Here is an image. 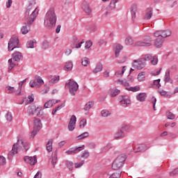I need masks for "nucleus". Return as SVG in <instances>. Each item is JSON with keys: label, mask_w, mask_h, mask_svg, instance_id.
<instances>
[{"label": "nucleus", "mask_w": 178, "mask_h": 178, "mask_svg": "<svg viewBox=\"0 0 178 178\" xmlns=\"http://www.w3.org/2000/svg\"><path fill=\"white\" fill-rule=\"evenodd\" d=\"M56 14L55 13V8H50L44 17V26L47 29H51L56 24Z\"/></svg>", "instance_id": "nucleus-1"}, {"label": "nucleus", "mask_w": 178, "mask_h": 178, "mask_svg": "<svg viewBox=\"0 0 178 178\" xmlns=\"http://www.w3.org/2000/svg\"><path fill=\"white\" fill-rule=\"evenodd\" d=\"M22 149L24 152L29 151V145H25L22 140L18 139L17 142L13 145L12 150L8 152V158L15 156Z\"/></svg>", "instance_id": "nucleus-2"}, {"label": "nucleus", "mask_w": 178, "mask_h": 178, "mask_svg": "<svg viewBox=\"0 0 178 178\" xmlns=\"http://www.w3.org/2000/svg\"><path fill=\"white\" fill-rule=\"evenodd\" d=\"M32 10L33 8L29 6L25 12L24 19H28V24L29 26H31L33 24L34 20H35L37 17V15H38V8H36L30 15Z\"/></svg>", "instance_id": "nucleus-3"}, {"label": "nucleus", "mask_w": 178, "mask_h": 178, "mask_svg": "<svg viewBox=\"0 0 178 178\" xmlns=\"http://www.w3.org/2000/svg\"><path fill=\"white\" fill-rule=\"evenodd\" d=\"M23 59V54L20 51H15L13 54V58L8 60V72H10L15 66H16L15 62H20Z\"/></svg>", "instance_id": "nucleus-4"}, {"label": "nucleus", "mask_w": 178, "mask_h": 178, "mask_svg": "<svg viewBox=\"0 0 178 178\" xmlns=\"http://www.w3.org/2000/svg\"><path fill=\"white\" fill-rule=\"evenodd\" d=\"M127 159V157L124 154L118 156L113 163L112 169H113V170H119V169H122Z\"/></svg>", "instance_id": "nucleus-5"}, {"label": "nucleus", "mask_w": 178, "mask_h": 178, "mask_svg": "<svg viewBox=\"0 0 178 178\" xmlns=\"http://www.w3.org/2000/svg\"><path fill=\"white\" fill-rule=\"evenodd\" d=\"M66 87L69 88L71 95L74 96L76 95V92H77V90H79V83L72 79H70L66 83Z\"/></svg>", "instance_id": "nucleus-6"}, {"label": "nucleus", "mask_w": 178, "mask_h": 178, "mask_svg": "<svg viewBox=\"0 0 178 178\" xmlns=\"http://www.w3.org/2000/svg\"><path fill=\"white\" fill-rule=\"evenodd\" d=\"M42 126V124L41 123V120L35 118L34 119V126H33V130L31 131V140H33L34 137L37 135L38 131L41 130V127Z\"/></svg>", "instance_id": "nucleus-7"}, {"label": "nucleus", "mask_w": 178, "mask_h": 178, "mask_svg": "<svg viewBox=\"0 0 178 178\" xmlns=\"http://www.w3.org/2000/svg\"><path fill=\"white\" fill-rule=\"evenodd\" d=\"M152 45V38L151 36H145L143 41L139 40L135 43L136 47H151Z\"/></svg>", "instance_id": "nucleus-8"}, {"label": "nucleus", "mask_w": 178, "mask_h": 178, "mask_svg": "<svg viewBox=\"0 0 178 178\" xmlns=\"http://www.w3.org/2000/svg\"><path fill=\"white\" fill-rule=\"evenodd\" d=\"M147 65L145 63V60L143 58H140L138 60H134V63H132V67L137 69L138 70H142L144 69Z\"/></svg>", "instance_id": "nucleus-9"}, {"label": "nucleus", "mask_w": 178, "mask_h": 178, "mask_svg": "<svg viewBox=\"0 0 178 178\" xmlns=\"http://www.w3.org/2000/svg\"><path fill=\"white\" fill-rule=\"evenodd\" d=\"M19 47V38L13 36L8 42V51H13L15 48Z\"/></svg>", "instance_id": "nucleus-10"}, {"label": "nucleus", "mask_w": 178, "mask_h": 178, "mask_svg": "<svg viewBox=\"0 0 178 178\" xmlns=\"http://www.w3.org/2000/svg\"><path fill=\"white\" fill-rule=\"evenodd\" d=\"M118 99L121 106H123L124 108H127V106L131 105V100H130L129 96H120Z\"/></svg>", "instance_id": "nucleus-11"}, {"label": "nucleus", "mask_w": 178, "mask_h": 178, "mask_svg": "<svg viewBox=\"0 0 178 178\" xmlns=\"http://www.w3.org/2000/svg\"><path fill=\"white\" fill-rule=\"evenodd\" d=\"M143 59L145 60V62H147V60H150L152 65L154 66H155V65H158V57L152 56L151 54H146Z\"/></svg>", "instance_id": "nucleus-12"}, {"label": "nucleus", "mask_w": 178, "mask_h": 178, "mask_svg": "<svg viewBox=\"0 0 178 178\" xmlns=\"http://www.w3.org/2000/svg\"><path fill=\"white\" fill-rule=\"evenodd\" d=\"M24 161L26 163H29L30 165H34L35 163H37V156H24Z\"/></svg>", "instance_id": "nucleus-13"}, {"label": "nucleus", "mask_w": 178, "mask_h": 178, "mask_svg": "<svg viewBox=\"0 0 178 178\" xmlns=\"http://www.w3.org/2000/svg\"><path fill=\"white\" fill-rule=\"evenodd\" d=\"M83 149H84V145L76 148H70L69 150L65 152V154L67 155H72V154H78V152L83 151Z\"/></svg>", "instance_id": "nucleus-14"}, {"label": "nucleus", "mask_w": 178, "mask_h": 178, "mask_svg": "<svg viewBox=\"0 0 178 178\" xmlns=\"http://www.w3.org/2000/svg\"><path fill=\"white\" fill-rule=\"evenodd\" d=\"M152 15H154V9H152V8H148L145 10L143 19H145V20H150L151 17H152Z\"/></svg>", "instance_id": "nucleus-15"}, {"label": "nucleus", "mask_w": 178, "mask_h": 178, "mask_svg": "<svg viewBox=\"0 0 178 178\" xmlns=\"http://www.w3.org/2000/svg\"><path fill=\"white\" fill-rule=\"evenodd\" d=\"M113 48L115 54V58H119V55L120 54V51L123 49V46L119 43H115L113 45Z\"/></svg>", "instance_id": "nucleus-16"}, {"label": "nucleus", "mask_w": 178, "mask_h": 178, "mask_svg": "<svg viewBox=\"0 0 178 178\" xmlns=\"http://www.w3.org/2000/svg\"><path fill=\"white\" fill-rule=\"evenodd\" d=\"M82 9L85 11L86 15H91L92 12L90 8V4L87 1H83L82 3Z\"/></svg>", "instance_id": "nucleus-17"}, {"label": "nucleus", "mask_w": 178, "mask_h": 178, "mask_svg": "<svg viewBox=\"0 0 178 178\" xmlns=\"http://www.w3.org/2000/svg\"><path fill=\"white\" fill-rule=\"evenodd\" d=\"M164 81L165 83H170V84L173 83V80L170 79V70L168 69L165 72L164 76Z\"/></svg>", "instance_id": "nucleus-18"}, {"label": "nucleus", "mask_w": 178, "mask_h": 178, "mask_svg": "<svg viewBox=\"0 0 178 178\" xmlns=\"http://www.w3.org/2000/svg\"><path fill=\"white\" fill-rule=\"evenodd\" d=\"M149 147H148L146 145L142 144L139 145L136 147L135 152H144L145 151H147Z\"/></svg>", "instance_id": "nucleus-19"}, {"label": "nucleus", "mask_w": 178, "mask_h": 178, "mask_svg": "<svg viewBox=\"0 0 178 178\" xmlns=\"http://www.w3.org/2000/svg\"><path fill=\"white\" fill-rule=\"evenodd\" d=\"M147 98V93L145 92H140L136 96L137 101L139 102H144Z\"/></svg>", "instance_id": "nucleus-20"}, {"label": "nucleus", "mask_w": 178, "mask_h": 178, "mask_svg": "<svg viewBox=\"0 0 178 178\" xmlns=\"http://www.w3.org/2000/svg\"><path fill=\"white\" fill-rule=\"evenodd\" d=\"M136 13H137V5L134 4L131 7V15L132 17V20L134 22V19H136Z\"/></svg>", "instance_id": "nucleus-21"}, {"label": "nucleus", "mask_w": 178, "mask_h": 178, "mask_svg": "<svg viewBox=\"0 0 178 178\" xmlns=\"http://www.w3.org/2000/svg\"><path fill=\"white\" fill-rule=\"evenodd\" d=\"M163 44V38H158L154 41V45L156 48H161Z\"/></svg>", "instance_id": "nucleus-22"}, {"label": "nucleus", "mask_w": 178, "mask_h": 178, "mask_svg": "<svg viewBox=\"0 0 178 178\" xmlns=\"http://www.w3.org/2000/svg\"><path fill=\"white\" fill-rule=\"evenodd\" d=\"M56 163H58V152L57 151L54 152V155L51 158V165L54 169H55V166Z\"/></svg>", "instance_id": "nucleus-23"}, {"label": "nucleus", "mask_w": 178, "mask_h": 178, "mask_svg": "<svg viewBox=\"0 0 178 178\" xmlns=\"http://www.w3.org/2000/svg\"><path fill=\"white\" fill-rule=\"evenodd\" d=\"M36 111H37V107H35V105H31L28 107L27 112L30 115H35Z\"/></svg>", "instance_id": "nucleus-24"}, {"label": "nucleus", "mask_w": 178, "mask_h": 178, "mask_svg": "<svg viewBox=\"0 0 178 178\" xmlns=\"http://www.w3.org/2000/svg\"><path fill=\"white\" fill-rule=\"evenodd\" d=\"M124 132L122 130L117 131L114 134V138H115V140H119V138H124Z\"/></svg>", "instance_id": "nucleus-25"}, {"label": "nucleus", "mask_w": 178, "mask_h": 178, "mask_svg": "<svg viewBox=\"0 0 178 178\" xmlns=\"http://www.w3.org/2000/svg\"><path fill=\"white\" fill-rule=\"evenodd\" d=\"M172 35V31L170 30H163L161 31V38H166L167 37H170Z\"/></svg>", "instance_id": "nucleus-26"}, {"label": "nucleus", "mask_w": 178, "mask_h": 178, "mask_svg": "<svg viewBox=\"0 0 178 178\" xmlns=\"http://www.w3.org/2000/svg\"><path fill=\"white\" fill-rule=\"evenodd\" d=\"M102 69H104L102 63H98L92 72L93 73H99V72H102Z\"/></svg>", "instance_id": "nucleus-27"}, {"label": "nucleus", "mask_w": 178, "mask_h": 178, "mask_svg": "<svg viewBox=\"0 0 178 178\" xmlns=\"http://www.w3.org/2000/svg\"><path fill=\"white\" fill-rule=\"evenodd\" d=\"M116 3H118V0H111L110 4L107 7V10H113L116 8Z\"/></svg>", "instance_id": "nucleus-28"}, {"label": "nucleus", "mask_w": 178, "mask_h": 178, "mask_svg": "<svg viewBox=\"0 0 178 178\" xmlns=\"http://www.w3.org/2000/svg\"><path fill=\"white\" fill-rule=\"evenodd\" d=\"M120 90L118 89H111L109 90L110 97H116V95H119Z\"/></svg>", "instance_id": "nucleus-29"}, {"label": "nucleus", "mask_w": 178, "mask_h": 178, "mask_svg": "<svg viewBox=\"0 0 178 178\" xmlns=\"http://www.w3.org/2000/svg\"><path fill=\"white\" fill-rule=\"evenodd\" d=\"M54 143V140L53 139H49L48 143L46 145V148H47V151H48V152H52V144Z\"/></svg>", "instance_id": "nucleus-30"}, {"label": "nucleus", "mask_w": 178, "mask_h": 178, "mask_svg": "<svg viewBox=\"0 0 178 178\" xmlns=\"http://www.w3.org/2000/svg\"><path fill=\"white\" fill-rule=\"evenodd\" d=\"M30 87H31L32 88H33V87H36L37 88H39L40 84L38 83V82L37 81V79L35 78V79L31 80L29 83Z\"/></svg>", "instance_id": "nucleus-31"}, {"label": "nucleus", "mask_w": 178, "mask_h": 178, "mask_svg": "<svg viewBox=\"0 0 178 178\" xmlns=\"http://www.w3.org/2000/svg\"><path fill=\"white\" fill-rule=\"evenodd\" d=\"M90 136V134L88 132H83L81 135L76 136V140H84V138H87Z\"/></svg>", "instance_id": "nucleus-32"}, {"label": "nucleus", "mask_w": 178, "mask_h": 178, "mask_svg": "<svg viewBox=\"0 0 178 178\" xmlns=\"http://www.w3.org/2000/svg\"><path fill=\"white\" fill-rule=\"evenodd\" d=\"M65 70H68L69 72H70V70H72L73 69V62H72L70 60L67 61L65 63Z\"/></svg>", "instance_id": "nucleus-33"}, {"label": "nucleus", "mask_w": 178, "mask_h": 178, "mask_svg": "<svg viewBox=\"0 0 178 178\" xmlns=\"http://www.w3.org/2000/svg\"><path fill=\"white\" fill-rule=\"evenodd\" d=\"M54 104H55V99L49 100L44 104V108H51L54 106Z\"/></svg>", "instance_id": "nucleus-34"}, {"label": "nucleus", "mask_w": 178, "mask_h": 178, "mask_svg": "<svg viewBox=\"0 0 178 178\" xmlns=\"http://www.w3.org/2000/svg\"><path fill=\"white\" fill-rule=\"evenodd\" d=\"M126 72V66H124L122 67V71H117L115 74L117 77H122L123 74H124V72Z\"/></svg>", "instance_id": "nucleus-35"}, {"label": "nucleus", "mask_w": 178, "mask_h": 178, "mask_svg": "<svg viewBox=\"0 0 178 178\" xmlns=\"http://www.w3.org/2000/svg\"><path fill=\"white\" fill-rule=\"evenodd\" d=\"M125 45H133V44H134V40H133V38H131V37L128 36L126 39H125Z\"/></svg>", "instance_id": "nucleus-36"}, {"label": "nucleus", "mask_w": 178, "mask_h": 178, "mask_svg": "<svg viewBox=\"0 0 178 178\" xmlns=\"http://www.w3.org/2000/svg\"><path fill=\"white\" fill-rule=\"evenodd\" d=\"M94 106V102H88L84 106V111H90Z\"/></svg>", "instance_id": "nucleus-37"}, {"label": "nucleus", "mask_w": 178, "mask_h": 178, "mask_svg": "<svg viewBox=\"0 0 178 178\" xmlns=\"http://www.w3.org/2000/svg\"><path fill=\"white\" fill-rule=\"evenodd\" d=\"M34 44H37V41L34 40H29L26 42V48H34Z\"/></svg>", "instance_id": "nucleus-38"}, {"label": "nucleus", "mask_w": 178, "mask_h": 178, "mask_svg": "<svg viewBox=\"0 0 178 178\" xmlns=\"http://www.w3.org/2000/svg\"><path fill=\"white\" fill-rule=\"evenodd\" d=\"M101 115L102 118H108L111 116V113L109 112V111L104 109L101 111Z\"/></svg>", "instance_id": "nucleus-39"}, {"label": "nucleus", "mask_w": 178, "mask_h": 178, "mask_svg": "<svg viewBox=\"0 0 178 178\" xmlns=\"http://www.w3.org/2000/svg\"><path fill=\"white\" fill-rule=\"evenodd\" d=\"M42 49H48L49 48V42L48 40H44L41 44Z\"/></svg>", "instance_id": "nucleus-40"}, {"label": "nucleus", "mask_w": 178, "mask_h": 178, "mask_svg": "<svg viewBox=\"0 0 178 178\" xmlns=\"http://www.w3.org/2000/svg\"><path fill=\"white\" fill-rule=\"evenodd\" d=\"M65 164L66 165L67 168L72 172L73 170V163L69 160L65 161Z\"/></svg>", "instance_id": "nucleus-41"}, {"label": "nucleus", "mask_w": 178, "mask_h": 178, "mask_svg": "<svg viewBox=\"0 0 178 178\" xmlns=\"http://www.w3.org/2000/svg\"><path fill=\"white\" fill-rule=\"evenodd\" d=\"M145 79V72H141L138 75V81H144Z\"/></svg>", "instance_id": "nucleus-42"}, {"label": "nucleus", "mask_w": 178, "mask_h": 178, "mask_svg": "<svg viewBox=\"0 0 178 178\" xmlns=\"http://www.w3.org/2000/svg\"><path fill=\"white\" fill-rule=\"evenodd\" d=\"M60 79V77L59 76H53L50 79L49 83H53L54 84H56L59 81Z\"/></svg>", "instance_id": "nucleus-43"}, {"label": "nucleus", "mask_w": 178, "mask_h": 178, "mask_svg": "<svg viewBox=\"0 0 178 178\" xmlns=\"http://www.w3.org/2000/svg\"><path fill=\"white\" fill-rule=\"evenodd\" d=\"M126 90L128 91H132L133 92H137V91H140V86L126 88Z\"/></svg>", "instance_id": "nucleus-44"}, {"label": "nucleus", "mask_w": 178, "mask_h": 178, "mask_svg": "<svg viewBox=\"0 0 178 178\" xmlns=\"http://www.w3.org/2000/svg\"><path fill=\"white\" fill-rule=\"evenodd\" d=\"M81 64L83 65V66L85 67L88 66V65H90V60L88 59V58L85 57L82 58Z\"/></svg>", "instance_id": "nucleus-45"}, {"label": "nucleus", "mask_w": 178, "mask_h": 178, "mask_svg": "<svg viewBox=\"0 0 178 178\" xmlns=\"http://www.w3.org/2000/svg\"><path fill=\"white\" fill-rule=\"evenodd\" d=\"M149 101L153 104L154 111H156V107H155V105L156 104V98L152 96L149 98Z\"/></svg>", "instance_id": "nucleus-46"}, {"label": "nucleus", "mask_w": 178, "mask_h": 178, "mask_svg": "<svg viewBox=\"0 0 178 178\" xmlns=\"http://www.w3.org/2000/svg\"><path fill=\"white\" fill-rule=\"evenodd\" d=\"M29 31H30V29L29 28H27V24H25L24 26H23L21 29V32L22 33V34H27V33H29Z\"/></svg>", "instance_id": "nucleus-47"}, {"label": "nucleus", "mask_w": 178, "mask_h": 178, "mask_svg": "<svg viewBox=\"0 0 178 178\" xmlns=\"http://www.w3.org/2000/svg\"><path fill=\"white\" fill-rule=\"evenodd\" d=\"M79 41H80V40H79V38H77V36H73L72 44H71L72 47H74V45H76V44H79Z\"/></svg>", "instance_id": "nucleus-48"}, {"label": "nucleus", "mask_w": 178, "mask_h": 178, "mask_svg": "<svg viewBox=\"0 0 178 178\" xmlns=\"http://www.w3.org/2000/svg\"><path fill=\"white\" fill-rule=\"evenodd\" d=\"M6 119L7 122H12V120H13V116L12 115V113H7L6 115Z\"/></svg>", "instance_id": "nucleus-49"}, {"label": "nucleus", "mask_w": 178, "mask_h": 178, "mask_svg": "<svg viewBox=\"0 0 178 178\" xmlns=\"http://www.w3.org/2000/svg\"><path fill=\"white\" fill-rule=\"evenodd\" d=\"M86 124H87V120L82 119L79 122L80 129H83V127H86Z\"/></svg>", "instance_id": "nucleus-50"}, {"label": "nucleus", "mask_w": 178, "mask_h": 178, "mask_svg": "<svg viewBox=\"0 0 178 178\" xmlns=\"http://www.w3.org/2000/svg\"><path fill=\"white\" fill-rule=\"evenodd\" d=\"M120 176H122V172L118 171L114 172L109 178H120Z\"/></svg>", "instance_id": "nucleus-51"}, {"label": "nucleus", "mask_w": 178, "mask_h": 178, "mask_svg": "<svg viewBox=\"0 0 178 178\" xmlns=\"http://www.w3.org/2000/svg\"><path fill=\"white\" fill-rule=\"evenodd\" d=\"M6 165V159L3 156H0V166Z\"/></svg>", "instance_id": "nucleus-52"}, {"label": "nucleus", "mask_w": 178, "mask_h": 178, "mask_svg": "<svg viewBox=\"0 0 178 178\" xmlns=\"http://www.w3.org/2000/svg\"><path fill=\"white\" fill-rule=\"evenodd\" d=\"M35 79H36V81H37L38 83L40 85V87H41V86H42V84H44V80H42V79H41V76H35Z\"/></svg>", "instance_id": "nucleus-53"}, {"label": "nucleus", "mask_w": 178, "mask_h": 178, "mask_svg": "<svg viewBox=\"0 0 178 178\" xmlns=\"http://www.w3.org/2000/svg\"><path fill=\"white\" fill-rule=\"evenodd\" d=\"M88 156H90V152H88V150H85L82 152L81 158L87 159L88 158Z\"/></svg>", "instance_id": "nucleus-54"}, {"label": "nucleus", "mask_w": 178, "mask_h": 178, "mask_svg": "<svg viewBox=\"0 0 178 178\" xmlns=\"http://www.w3.org/2000/svg\"><path fill=\"white\" fill-rule=\"evenodd\" d=\"M118 83L121 84L122 86H124V87H129V82L126 80L121 81L120 79H118Z\"/></svg>", "instance_id": "nucleus-55"}, {"label": "nucleus", "mask_w": 178, "mask_h": 178, "mask_svg": "<svg viewBox=\"0 0 178 178\" xmlns=\"http://www.w3.org/2000/svg\"><path fill=\"white\" fill-rule=\"evenodd\" d=\"M74 129H76V124L69 122V124H68V130L70 131H73V130H74Z\"/></svg>", "instance_id": "nucleus-56"}, {"label": "nucleus", "mask_w": 178, "mask_h": 178, "mask_svg": "<svg viewBox=\"0 0 178 178\" xmlns=\"http://www.w3.org/2000/svg\"><path fill=\"white\" fill-rule=\"evenodd\" d=\"M23 82H19V89L16 91V95H20L21 92H22V86H23Z\"/></svg>", "instance_id": "nucleus-57"}, {"label": "nucleus", "mask_w": 178, "mask_h": 178, "mask_svg": "<svg viewBox=\"0 0 178 178\" xmlns=\"http://www.w3.org/2000/svg\"><path fill=\"white\" fill-rule=\"evenodd\" d=\"M76 122H77V118H76V115H73L71 116L69 123H72L76 124Z\"/></svg>", "instance_id": "nucleus-58"}, {"label": "nucleus", "mask_w": 178, "mask_h": 178, "mask_svg": "<svg viewBox=\"0 0 178 178\" xmlns=\"http://www.w3.org/2000/svg\"><path fill=\"white\" fill-rule=\"evenodd\" d=\"M91 47H92V42H91V40L86 41L85 44V48L86 49H89V48H91Z\"/></svg>", "instance_id": "nucleus-59"}, {"label": "nucleus", "mask_w": 178, "mask_h": 178, "mask_svg": "<svg viewBox=\"0 0 178 178\" xmlns=\"http://www.w3.org/2000/svg\"><path fill=\"white\" fill-rule=\"evenodd\" d=\"M82 44H84V40H82L81 42L75 44L74 46L72 47V48H76V49L81 48Z\"/></svg>", "instance_id": "nucleus-60"}, {"label": "nucleus", "mask_w": 178, "mask_h": 178, "mask_svg": "<svg viewBox=\"0 0 178 178\" xmlns=\"http://www.w3.org/2000/svg\"><path fill=\"white\" fill-rule=\"evenodd\" d=\"M175 118L176 116L172 112L168 113V117H167L168 119H169L170 120H173V119H175Z\"/></svg>", "instance_id": "nucleus-61"}, {"label": "nucleus", "mask_w": 178, "mask_h": 178, "mask_svg": "<svg viewBox=\"0 0 178 178\" xmlns=\"http://www.w3.org/2000/svg\"><path fill=\"white\" fill-rule=\"evenodd\" d=\"M170 176H177V175H178V168H175L174 170H172V172H170L169 173Z\"/></svg>", "instance_id": "nucleus-62"}, {"label": "nucleus", "mask_w": 178, "mask_h": 178, "mask_svg": "<svg viewBox=\"0 0 178 178\" xmlns=\"http://www.w3.org/2000/svg\"><path fill=\"white\" fill-rule=\"evenodd\" d=\"M88 147L90 148V149H94V148L97 147V145H95L94 143H90L88 144Z\"/></svg>", "instance_id": "nucleus-63"}, {"label": "nucleus", "mask_w": 178, "mask_h": 178, "mask_svg": "<svg viewBox=\"0 0 178 178\" xmlns=\"http://www.w3.org/2000/svg\"><path fill=\"white\" fill-rule=\"evenodd\" d=\"M7 90H8L9 94H13V92H15V90L14 87L8 86V87H7Z\"/></svg>", "instance_id": "nucleus-64"}]
</instances>
